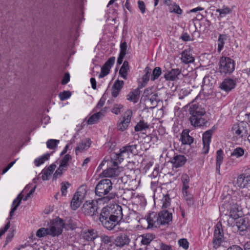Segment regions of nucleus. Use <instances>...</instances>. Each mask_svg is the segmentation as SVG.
Instances as JSON below:
<instances>
[{
	"mask_svg": "<svg viewBox=\"0 0 250 250\" xmlns=\"http://www.w3.org/2000/svg\"><path fill=\"white\" fill-rule=\"evenodd\" d=\"M200 91V89L197 87L194 91V94H191L190 96V98L192 99L188 109L191 115L190 121L191 125L195 126H203L207 122L203 117L206 113V111L201 99L199 97Z\"/></svg>",
	"mask_w": 250,
	"mask_h": 250,
	"instance_id": "nucleus-1",
	"label": "nucleus"
},
{
	"mask_svg": "<svg viewBox=\"0 0 250 250\" xmlns=\"http://www.w3.org/2000/svg\"><path fill=\"white\" fill-rule=\"evenodd\" d=\"M112 185L111 180L109 179H102L98 183L95 191L96 195L99 197L100 204H107L117 196L116 192L111 191Z\"/></svg>",
	"mask_w": 250,
	"mask_h": 250,
	"instance_id": "nucleus-2",
	"label": "nucleus"
},
{
	"mask_svg": "<svg viewBox=\"0 0 250 250\" xmlns=\"http://www.w3.org/2000/svg\"><path fill=\"white\" fill-rule=\"evenodd\" d=\"M160 203L163 209L158 213L161 226L168 225L172 222V215L171 209L168 208L170 205V198L168 194L163 195Z\"/></svg>",
	"mask_w": 250,
	"mask_h": 250,
	"instance_id": "nucleus-3",
	"label": "nucleus"
},
{
	"mask_svg": "<svg viewBox=\"0 0 250 250\" xmlns=\"http://www.w3.org/2000/svg\"><path fill=\"white\" fill-rule=\"evenodd\" d=\"M236 185L243 188L242 193L243 196L250 199V170L238 176Z\"/></svg>",
	"mask_w": 250,
	"mask_h": 250,
	"instance_id": "nucleus-4",
	"label": "nucleus"
},
{
	"mask_svg": "<svg viewBox=\"0 0 250 250\" xmlns=\"http://www.w3.org/2000/svg\"><path fill=\"white\" fill-rule=\"evenodd\" d=\"M234 61L227 57H222L219 61V70L221 74H230L235 69Z\"/></svg>",
	"mask_w": 250,
	"mask_h": 250,
	"instance_id": "nucleus-5",
	"label": "nucleus"
},
{
	"mask_svg": "<svg viewBox=\"0 0 250 250\" xmlns=\"http://www.w3.org/2000/svg\"><path fill=\"white\" fill-rule=\"evenodd\" d=\"M64 226V223L62 219L55 218L51 221L50 226L48 228L49 235L53 236L59 235L62 233Z\"/></svg>",
	"mask_w": 250,
	"mask_h": 250,
	"instance_id": "nucleus-6",
	"label": "nucleus"
},
{
	"mask_svg": "<svg viewBox=\"0 0 250 250\" xmlns=\"http://www.w3.org/2000/svg\"><path fill=\"white\" fill-rule=\"evenodd\" d=\"M99 199L96 200L86 201L82 208V212L85 215L92 216L97 213Z\"/></svg>",
	"mask_w": 250,
	"mask_h": 250,
	"instance_id": "nucleus-7",
	"label": "nucleus"
},
{
	"mask_svg": "<svg viewBox=\"0 0 250 250\" xmlns=\"http://www.w3.org/2000/svg\"><path fill=\"white\" fill-rule=\"evenodd\" d=\"M224 238V232L222 224L218 222L215 226L214 233V238L213 240V247L215 249L218 248L223 242Z\"/></svg>",
	"mask_w": 250,
	"mask_h": 250,
	"instance_id": "nucleus-8",
	"label": "nucleus"
},
{
	"mask_svg": "<svg viewBox=\"0 0 250 250\" xmlns=\"http://www.w3.org/2000/svg\"><path fill=\"white\" fill-rule=\"evenodd\" d=\"M247 127V125L244 123L235 124L232 127V133L237 139L246 138L248 134Z\"/></svg>",
	"mask_w": 250,
	"mask_h": 250,
	"instance_id": "nucleus-9",
	"label": "nucleus"
},
{
	"mask_svg": "<svg viewBox=\"0 0 250 250\" xmlns=\"http://www.w3.org/2000/svg\"><path fill=\"white\" fill-rule=\"evenodd\" d=\"M85 193V190L83 187L79 188V190L75 193L71 202V207L72 209L76 210L80 206Z\"/></svg>",
	"mask_w": 250,
	"mask_h": 250,
	"instance_id": "nucleus-10",
	"label": "nucleus"
},
{
	"mask_svg": "<svg viewBox=\"0 0 250 250\" xmlns=\"http://www.w3.org/2000/svg\"><path fill=\"white\" fill-rule=\"evenodd\" d=\"M132 112L131 110H127L125 112L123 118L120 119L117 124L118 130L123 131L127 129L130 122Z\"/></svg>",
	"mask_w": 250,
	"mask_h": 250,
	"instance_id": "nucleus-11",
	"label": "nucleus"
},
{
	"mask_svg": "<svg viewBox=\"0 0 250 250\" xmlns=\"http://www.w3.org/2000/svg\"><path fill=\"white\" fill-rule=\"evenodd\" d=\"M101 245L99 250H111L114 247L113 237L105 234L100 236Z\"/></svg>",
	"mask_w": 250,
	"mask_h": 250,
	"instance_id": "nucleus-12",
	"label": "nucleus"
},
{
	"mask_svg": "<svg viewBox=\"0 0 250 250\" xmlns=\"http://www.w3.org/2000/svg\"><path fill=\"white\" fill-rule=\"evenodd\" d=\"M213 133L212 130L206 131L203 134L202 137L203 147L202 152L204 154L208 153L209 148V144L211 142V138Z\"/></svg>",
	"mask_w": 250,
	"mask_h": 250,
	"instance_id": "nucleus-13",
	"label": "nucleus"
},
{
	"mask_svg": "<svg viewBox=\"0 0 250 250\" xmlns=\"http://www.w3.org/2000/svg\"><path fill=\"white\" fill-rule=\"evenodd\" d=\"M115 58L114 57H110L108 59L101 68V72L99 75V78H102L109 74L111 67L115 62Z\"/></svg>",
	"mask_w": 250,
	"mask_h": 250,
	"instance_id": "nucleus-14",
	"label": "nucleus"
},
{
	"mask_svg": "<svg viewBox=\"0 0 250 250\" xmlns=\"http://www.w3.org/2000/svg\"><path fill=\"white\" fill-rule=\"evenodd\" d=\"M147 222L148 224V228H149L159 227L161 226L159 214L154 212L149 213L147 218Z\"/></svg>",
	"mask_w": 250,
	"mask_h": 250,
	"instance_id": "nucleus-15",
	"label": "nucleus"
},
{
	"mask_svg": "<svg viewBox=\"0 0 250 250\" xmlns=\"http://www.w3.org/2000/svg\"><path fill=\"white\" fill-rule=\"evenodd\" d=\"M135 149H136V145L126 146L121 148L120 152L117 154L120 162L123 160L124 156H128L129 153H133Z\"/></svg>",
	"mask_w": 250,
	"mask_h": 250,
	"instance_id": "nucleus-16",
	"label": "nucleus"
},
{
	"mask_svg": "<svg viewBox=\"0 0 250 250\" xmlns=\"http://www.w3.org/2000/svg\"><path fill=\"white\" fill-rule=\"evenodd\" d=\"M91 145L90 140L88 138L84 139L82 140L78 144L77 146L75 148V153L78 155L80 153H82L87 150Z\"/></svg>",
	"mask_w": 250,
	"mask_h": 250,
	"instance_id": "nucleus-17",
	"label": "nucleus"
},
{
	"mask_svg": "<svg viewBox=\"0 0 250 250\" xmlns=\"http://www.w3.org/2000/svg\"><path fill=\"white\" fill-rule=\"evenodd\" d=\"M103 225L109 230L113 229L116 228L118 225V221L113 218L110 215L108 218L105 219L103 221H101Z\"/></svg>",
	"mask_w": 250,
	"mask_h": 250,
	"instance_id": "nucleus-18",
	"label": "nucleus"
},
{
	"mask_svg": "<svg viewBox=\"0 0 250 250\" xmlns=\"http://www.w3.org/2000/svg\"><path fill=\"white\" fill-rule=\"evenodd\" d=\"M236 85L235 82L231 79H226L221 83L220 87L224 90L229 92L233 89Z\"/></svg>",
	"mask_w": 250,
	"mask_h": 250,
	"instance_id": "nucleus-19",
	"label": "nucleus"
},
{
	"mask_svg": "<svg viewBox=\"0 0 250 250\" xmlns=\"http://www.w3.org/2000/svg\"><path fill=\"white\" fill-rule=\"evenodd\" d=\"M124 84L123 81L118 80L115 82L111 88V94L113 97L115 98L118 96Z\"/></svg>",
	"mask_w": 250,
	"mask_h": 250,
	"instance_id": "nucleus-20",
	"label": "nucleus"
},
{
	"mask_svg": "<svg viewBox=\"0 0 250 250\" xmlns=\"http://www.w3.org/2000/svg\"><path fill=\"white\" fill-rule=\"evenodd\" d=\"M129 242L130 239L126 234H121L117 236L115 240V245L119 247H123L127 245Z\"/></svg>",
	"mask_w": 250,
	"mask_h": 250,
	"instance_id": "nucleus-21",
	"label": "nucleus"
},
{
	"mask_svg": "<svg viewBox=\"0 0 250 250\" xmlns=\"http://www.w3.org/2000/svg\"><path fill=\"white\" fill-rule=\"evenodd\" d=\"M82 237L85 240L90 241L94 240L97 237V231L94 229H87L82 232Z\"/></svg>",
	"mask_w": 250,
	"mask_h": 250,
	"instance_id": "nucleus-22",
	"label": "nucleus"
},
{
	"mask_svg": "<svg viewBox=\"0 0 250 250\" xmlns=\"http://www.w3.org/2000/svg\"><path fill=\"white\" fill-rule=\"evenodd\" d=\"M186 162V158L183 155L175 156L171 160L173 166L176 168L183 166Z\"/></svg>",
	"mask_w": 250,
	"mask_h": 250,
	"instance_id": "nucleus-23",
	"label": "nucleus"
},
{
	"mask_svg": "<svg viewBox=\"0 0 250 250\" xmlns=\"http://www.w3.org/2000/svg\"><path fill=\"white\" fill-rule=\"evenodd\" d=\"M118 167H109L104 170L102 175L105 177H115L120 174Z\"/></svg>",
	"mask_w": 250,
	"mask_h": 250,
	"instance_id": "nucleus-24",
	"label": "nucleus"
},
{
	"mask_svg": "<svg viewBox=\"0 0 250 250\" xmlns=\"http://www.w3.org/2000/svg\"><path fill=\"white\" fill-rule=\"evenodd\" d=\"M56 168V165L55 164H52L47 168L43 169L41 173V174H42V179L43 181L48 180L49 177L52 174Z\"/></svg>",
	"mask_w": 250,
	"mask_h": 250,
	"instance_id": "nucleus-25",
	"label": "nucleus"
},
{
	"mask_svg": "<svg viewBox=\"0 0 250 250\" xmlns=\"http://www.w3.org/2000/svg\"><path fill=\"white\" fill-rule=\"evenodd\" d=\"M141 87L139 86L137 88L130 92L127 96V99L130 101L136 103L139 99Z\"/></svg>",
	"mask_w": 250,
	"mask_h": 250,
	"instance_id": "nucleus-26",
	"label": "nucleus"
},
{
	"mask_svg": "<svg viewBox=\"0 0 250 250\" xmlns=\"http://www.w3.org/2000/svg\"><path fill=\"white\" fill-rule=\"evenodd\" d=\"M216 169L217 172L220 174V167L223 160V152L221 149L217 151L216 152Z\"/></svg>",
	"mask_w": 250,
	"mask_h": 250,
	"instance_id": "nucleus-27",
	"label": "nucleus"
},
{
	"mask_svg": "<svg viewBox=\"0 0 250 250\" xmlns=\"http://www.w3.org/2000/svg\"><path fill=\"white\" fill-rule=\"evenodd\" d=\"M182 193L186 201L188 200V175L184 174L181 177Z\"/></svg>",
	"mask_w": 250,
	"mask_h": 250,
	"instance_id": "nucleus-28",
	"label": "nucleus"
},
{
	"mask_svg": "<svg viewBox=\"0 0 250 250\" xmlns=\"http://www.w3.org/2000/svg\"><path fill=\"white\" fill-rule=\"evenodd\" d=\"M145 101L148 105H150L149 108L155 107L157 105L158 101L157 93H154L147 99H146Z\"/></svg>",
	"mask_w": 250,
	"mask_h": 250,
	"instance_id": "nucleus-29",
	"label": "nucleus"
},
{
	"mask_svg": "<svg viewBox=\"0 0 250 250\" xmlns=\"http://www.w3.org/2000/svg\"><path fill=\"white\" fill-rule=\"evenodd\" d=\"M104 111H101L97 113L94 114L88 119L87 124L88 125H92L97 123L99 119L104 116Z\"/></svg>",
	"mask_w": 250,
	"mask_h": 250,
	"instance_id": "nucleus-30",
	"label": "nucleus"
},
{
	"mask_svg": "<svg viewBox=\"0 0 250 250\" xmlns=\"http://www.w3.org/2000/svg\"><path fill=\"white\" fill-rule=\"evenodd\" d=\"M180 74L178 69H173L165 74V78L167 80L174 81Z\"/></svg>",
	"mask_w": 250,
	"mask_h": 250,
	"instance_id": "nucleus-31",
	"label": "nucleus"
},
{
	"mask_svg": "<svg viewBox=\"0 0 250 250\" xmlns=\"http://www.w3.org/2000/svg\"><path fill=\"white\" fill-rule=\"evenodd\" d=\"M114 211L111 215L119 222L123 217L122 208L121 206L116 205L114 206Z\"/></svg>",
	"mask_w": 250,
	"mask_h": 250,
	"instance_id": "nucleus-32",
	"label": "nucleus"
},
{
	"mask_svg": "<svg viewBox=\"0 0 250 250\" xmlns=\"http://www.w3.org/2000/svg\"><path fill=\"white\" fill-rule=\"evenodd\" d=\"M151 69L149 67H146L144 70L145 74L142 77V83L141 87L145 86L149 80V77L151 76Z\"/></svg>",
	"mask_w": 250,
	"mask_h": 250,
	"instance_id": "nucleus-33",
	"label": "nucleus"
},
{
	"mask_svg": "<svg viewBox=\"0 0 250 250\" xmlns=\"http://www.w3.org/2000/svg\"><path fill=\"white\" fill-rule=\"evenodd\" d=\"M128 70V62L127 61H125L119 70V74L122 78L126 80L127 79V75Z\"/></svg>",
	"mask_w": 250,
	"mask_h": 250,
	"instance_id": "nucleus-34",
	"label": "nucleus"
},
{
	"mask_svg": "<svg viewBox=\"0 0 250 250\" xmlns=\"http://www.w3.org/2000/svg\"><path fill=\"white\" fill-rule=\"evenodd\" d=\"M141 243L143 245H147L154 238V236L151 234H143L140 237Z\"/></svg>",
	"mask_w": 250,
	"mask_h": 250,
	"instance_id": "nucleus-35",
	"label": "nucleus"
},
{
	"mask_svg": "<svg viewBox=\"0 0 250 250\" xmlns=\"http://www.w3.org/2000/svg\"><path fill=\"white\" fill-rule=\"evenodd\" d=\"M23 198V195L21 193H20L18 197L13 201V205H15V206L11 209V211L10 212V215L11 217L14 212L16 211L18 206L20 204V203Z\"/></svg>",
	"mask_w": 250,
	"mask_h": 250,
	"instance_id": "nucleus-36",
	"label": "nucleus"
},
{
	"mask_svg": "<svg viewBox=\"0 0 250 250\" xmlns=\"http://www.w3.org/2000/svg\"><path fill=\"white\" fill-rule=\"evenodd\" d=\"M134 194V193L133 190L125 189L122 196L124 200L129 201L133 198Z\"/></svg>",
	"mask_w": 250,
	"mask_h": 250,
	"instance_id": "nucleus-37",
	"label": "nucleus"
},
{
	"mask_svg": "<svg viewBox=\"0 0 250 250\" xmlns=\"http://www.w3.org/2000/svg\"><path fill=\"white\" fill-rule=\"evenodd\" d=\"M149 125L147 123H145L144 121H140L137 123L135 126V130L136 131H141L148 128Z\"/></svg>",
	"mask_w": 250,
	"mask_h": 250,
	"instance_id": "nucleus-38",
	"label": "nucleus"
},
{
	"mask_svg": "<svg viewBox=\"0 0 250 250\" xmlns=\"http://www.w3.org/2000/svg\"><path fill=\"white\" fill-rule=\"evenodd\" d=\"M216 12L219 13V18H222L230 13L231 9L229 7H223L221 9H216Z\"/></svg>",
	"mask_w": 250,
	"mask_h": 250,
	"instance_id": "nucleus-39",
	"label": "nucleus"
},
{
	"mask_svg": "<svg viewBox=\"0 0 250 250\" xmlns=\"http://www.w3.org/2000/svg\"><path fill=\"white\" fill-rule=\"evenodd\" d=\"M50 157V154L46 153L41 157L36 159L34 161L35 165L39 167L45 161L47 160Z\"/></svg>",
	"mask_w": 250,
	"mask_h": 250,
	"instance_id": "nucleus-40",
	"label": "nucleus"
},
{
	"mask_svg": "<svg viewBox=\"0 0 250 250\" xmlns=\"http://www.w3.org/2000/svg\"><path fill=\"white\" fill-rule=\"evenodd\" d=\"M110 215L109 208L106 207L103 208L100 214V221H103L104 220H105V219L108 218Z\"/></svg>",
	"mask_w": 250,
	"mask_h": 250,
	"instance_id": "nucleus-41",
	"label": "nucleus"
},
{
	"mask_svg": "<svg viewBox=\"0 0 250 250\" xmlns=\"http://www.w3.org/2000/svg\"><path fill=\"white\" fill-rule=\"evenodd\" d=\"M66 170V168L63 167L62 166H59V167L56 170L55 172L54 173L53 177V180H56L58 178L61 177L63 172Z\"/></svg>",
	"mask_w": 250,
	"mask_h": 250,
	"instance_id": "nucleus-42",
	"label": "nucleus"
},
{
	"mask_svg": "<svg viewBox=\"0 0 250 250\" xmlns=\"http://www.w3.org/2000/svg\"><path fill=\"white\" fill-rule=\"evenodd\" d=\"M59 142V140L50 139L47 141L46 146L48 148L53 149L57 147Z\"/></svg>",
	"mask_w": 250,
	"mask_h": 250,
	"instance_id": "nucleus-43",
	"label": "nucleus"
},
{
	"mask_svg": "<svg viewBox=\"0 0 250 250\" xmlns=\"http://www.w3.org/2000/svg\"><path fill=\"white\" fill-rule=\"evenodd\" d=\"M226 40V37L225 35H220L218 39V51L220 52L223 49L224 41Z\"/></svg>",
	"mask_w": 250,
	"mask_h": 250,
	"instance_id": "nucleus-44",
	"label": "nucleus"
},
{
	"mask_svg": "<svg viewBox=\"0 0 250 250\" xmlns=\"http://www.w3.org/2000/svg\"><path fill=\"white\" fill-rule=\"evenodd\" d=\"M244 154V150L241 147H238L234 149L231 156L238 158L242 156Z\"/></svg>",
	"mask_w": 250,
	"mask_h": 250,
	"instance_id": "nucleus-45",
	"label": "nucleus"
},
{
	"mask_svg": "<svg viewBox=\"0 0 250 250\" xmlns=\"http://www.w3.org/2000/svg\"><path fill=\"white\" fill-rule=\"evenodd\" d=\"M161 74V68L159 67H155L152 72V74H151V80L154 81L155 80L157 79L160 76Z\"/></svg>",
	"mask_w": 250,
	"mask_h": 250,
	"instance_id": "nucleus-46",
	"label": "nucleus"
},
{
	"mask_svg": "<svg viewBox=\"0 0 250 250\" xmlns=\"http://www.w3.org/2000/svg\"><path fill=\"white\" fill-rule=\"evenodd\" d=\"M194 58L192 56H191L189 54H188V68L189 67L191 68V71L192 74L195 73L193 71V70L196 69L197 67L195 66V65L194 63ZM188 72L189 70H188Z\"/></svg>",
	"mask_w": 250,
	"mask_h": 250,
	"instance_id": "nucleus-47",
	"label": "nucleus"
},
{
	"mask_svg": "<svg viewBox=\"0 0 250 250\" xmlns=\"http://www.w3.org/2000/svg\"><path fill=\"white\" fill-rule=\"evenodd\" d=\"M49 231L48 228H42L37 230L36 235L39 237H44L47 234H49Z\"/></svg>",
	"mask_w": 250,
	"mask_h": 250,
	"instance_id": "nucleus-48",
	"label": "nucleus"
},
{
	"mask_svg": "<svg viewBox=\"0 0 250 250\" xmlns=\"http://www.w3.org/2000/svg\"><path fill=\"white\" fill-rule=\"evenodd\" d=\"M71 159V156L69 154L65 155L61 161L60 165L67 168L68 166V162Z\"/></svg>",
	"mask_w": 250,
	"mask_h": 250,
	"instance_id": "nucleus-49",
	"label": "nucleus"
},
{
	"mask_svg": "<svg viewBox=\"0 0 250 250\" xmlns=\"http://www.w3.org/2000/svg\"><path fill=\"white\" fill-rule=\"evenodd\" d=\"M180 140L182 144H188V130L185 129L182 131L181 134Z\"/></svg>",
	"mask_w": 250,
	"mask_h": 250,
	"instance_id": "nucleus-50",
	"label": "nucleus"
},
{
	"mask_svg": "<svg viewBox=\"0 0 250 250\" xmlns=\"http://www.w3.org/2000/svg\"><path fill=\"white\" fill-rule=\"evenodd\" d=\"M169 11L170 12H174L178 14H181L182 13V10L177 5H172L169 7Z\"/></svg>",
	"mask_w": 250,
	"mask_h": 250,
	"instance_id": "nucleus-51",
	"label": "nucleus"
},
{
	"mask_svg": "<svg viewBox=\"0 0 250 250\" xmlns=\"http://www.w3.org/2000/svg\"><path fill=\"white\" fill-rule=\"evenodd\" d=\"M70 184L68 182H62L61 183V192L63 196H65L67 193V189L70 186Z\"/></svg>",
	"mask_w": 250,
	"mask_h": 250,
	"instance_id": "nucleus-52",
	"label": "nucleus"
},
{
	"mask_svg": "<svg viewBox=\"0 0 250 250\" xmlns=\"http://www.w3.org/2000/svg\"><path fill=\"white\" fill-rule=\"evenodd\" d=\"M123 108V106L121 104H115L114 105L112 109V112L118 115L120 113L122 109Z\"/></svg>",
	"mask_w": 250,
	"mask_h": 250,
	"instance_id": "nucleus-53",
	"label": "nucleus"
},
{
	"mask_svg": "<svg viewBox=\"0 0 250 250\" xmlns=\"http://www.w3.org/2000/svg\"><path fill=\"white\" fill-rule=\"evenodd\" d=\"M70 96L71 93L69 91H65L59 94V97L62 101H64L68 99Z\"/></svg>",
	"mask_w": 250,
	"mask_h": 250,
	"instance_id": "nucleus-54",
	"label": "nucleus"
},
{
	"mask_svg": "<svg viewBox=\"0 0 250 250\" xmlns=\"http://www.w3.org/2000/svg\"><path fill=\"white\" fill-rule=\"evenodd\" d=\"M126 49H127V44L126 42H124L121 43L120 44V54L125 56L126 54Z\"/></svg>",
	"mask_w": 250,
	"mask_h": 250,
	"instance_id": "nucleus-55",
	"label": "nucleus"
},
{
	"mask_svg": "<svg viewBox=\"0 0 250 250\" xmlns=\"http://www.w3.org/2000/svg\"><path fill=\"white\" fill-rule=\"evenodd\" d=\"M178 243L180 247H182L183 249H188V241L185 238L180 239L178 240Z\"/></svg>",
	"mask_w": 250,
	"mask_h": 250,
	"instance_id": "nucleus-56",
	"label": "nucleus"
},
{
	"mask_svg": "<svg viewBox=\"0 0 250 250\" xmlns=\"http://www.w3.org/2000/svg\"><path fill=\"white\" fill-rule=\"evenodd\" d=\"M181 59L182 62L188 64V51L186 50L183 51Z\"/></svg>",
	"mask_w": 250,
	"mask_h": 250,
	"instance_id": "nucleus-57",
	"label": "nucleus"
},
{
	"mask_svg": "<svg viewBox=\"0 0 250 250\" xmlns=\"http://www.w3.org/2000/svg\"><path fill=\"white\" fill-rule=\"evenodd\" d=\"M138 7L142 13L144 14L146 10V6L144 1L141 0L138 1Z\"/></svg>",
	"mask_w": 250,
	"mask_h": 250,
	"instance_id": "nucleus-58",
	"label": "nucleus"
},
{
	"mask_svg": "<svg viewBox=\"0 0 250 250\" xmlns=\"http://www.w3.org/2000/svg\"><path fill=\"white\" fill-rule=\"evenodd\" d=\"M10 222H8L3 228L0 229V237L3 234L5 233V232L10 228Z\"/></svg>",
	"mask_w": 250,
	"mask_h": 250,
	"instance_id": "nucleus-59",
	"label": "nucleus"
},
{
	"mask_svg": "<svg viewBox=\"0 0 250 250\" xmlns=\"http://www.w3.org/2000/svg\"><path fill=\"white\" fill-rule=\"evenodd\" d=\"M70 80L69 74L67 73L64 74V76L62 81V84H66Z\"/></svg>",
	"mask_w": 250,
	"mask_h": 250,
	"instance_id": "nucleus-60",
	"label": "nucleus"
},
{
	"mask_svg": "<svg viewBox=\"0 0 250 250\" xmlns=\"http://www.w3.org/2000/svg\"><path fill=\"white\" fill-rule=\"evenodd\" d=\"M199 36V33H198V32L194 31L191 34V37L188 35V41L194 40L196 38H198Z\"/></svg>",
	"mask_w": 250,
	"mask_h": 250,
	"instance_id": "nucleus-61",
	"label": "nucleus"
},
{
	"mask_svg": "<svg viewBox=\"0 0 250 250\" xmlns=\"http://www.w3.org/2000/svg\"><path fill=\"white\" fill-rule=\"evenodd\" d=\"M153 94L154 93L152 92L151 88H147L145 89V90L144 92V96L148 98Z\"/></svg>",
	"mask_w": 250,
	"mask_h": 250,
	"instance_id": "nucleus-62",
	"label": "nucleus"
},
{
	"mask_svg": "<svg viewBox=\"0 0 250 250\" xmlns=\"http://www.w3.org/2000/svg\"><path fill=\"white\" fill-rule=\"evenodd\" d=\"M160 249L161 250H171V247L170 246L164 243L161 244Z\"/></svg>",
	"mask_w": 250,
	"mask_h": 250,
	"instance_id": "nucleus-63",
	"label": "nucleus"
},
{
	"mask_svg": "<svg viewBox=\"0 0 250 250\" xmlns=\"http://www.w3.org/2000/svg\"><path fill=\"white\" fill-rule=\"evenodd\" d=\"M227 250H243V249L237 245H233L229 247Z\"/></svg>",
	"mask_w": 250,
	"mask_h": 250,
	"instance_id": "nucleus-64",
	"label": "nucleus"
}]
</instances>
